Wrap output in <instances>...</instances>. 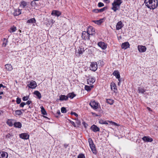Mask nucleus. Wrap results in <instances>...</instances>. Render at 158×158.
<instances>
[{"label": "nucleus", "mask_w": 158, "mask_h": 158, "mask_svg": "<svg viewBox=\"0 0 158 158\" xmlns=\"http://www.w3.org/2000/svg\"><path fill=\"white\" fill-rule=\"evenodd\" d=\"M144 3L145 5L150 9H154L158 6L157 0H145Z\"/></svg>", "instance_id": "f257e3e1"}, {"label": "nucleus", "mask_w": 158, "mask_h": 158, "mask_svg": "<svg viewBox=\"0 0 158 158\" xmlns=\"http://www.w3.org/2000/svg\"><path fill=\"white\" fill-rule=\"evenodd\" d=\"M122 2V0H114V2L112 3V7L111 9L114 12H116V10H119L120 6Z\"/></svg>", "instance_id": "f03ea898"}, {"label": "nucleus", "mask_w": 158, "mask_h": 158, "mask_svg": "<svg viewBox=\"0 0 158 158\" xmlns=\"http://www.w3.org/2000/svg\"><path fill=\"white\" fill-rule=\"evenodd\" d=\"M88 142L89 143L90 148L92 152L94 154H96V148L92 139L91 138H89L88 139Z\"/></svg>", "instance_id": "7ed1b4c3"}, {"label": "nucleus", "mask_w": 158, "mask_h": 158, "mask_svg": "<svg viewBox=\"0 0 158 158\" xmlns=\"http://www.w3.org/2000/svg\"><path fill=\"white\" fill-rule=\"evenodd\" d=\"M85 48L82 46H80L78 50L76 51V55L77 56H81L85 51Z\"/></svg>", "instance_id": "20e7f679"}, {"label": "nucleus", "mask_w": 158, "mask_h": 158, "mask_svg": "<svg viewBox=\"0 0 158 158\" xmlns=\"http://www.w3.org/2000/svg\"><path fill=\"white\" fill-rule=\"evenodd\" d=\"M87 32L89 35H94L95 34V29L92 26H89L87 29Z\"/></svg>", "instance_id": "39448f33"}, {"label": "nucleus", "mask_w": 158, "mask_h": 158, "mask_svg": "<svg viewBox=\"0 0 158 158\" xmlns=\"http://www.w3.org/2000/svg\"><path fill=\"white\" fill-rule=\"evenodd\" d=\"M90 69L94 71H96L98 68V65L97 62H92L90 64V66L89 67Z\"/></svg>", "instance_id": "423d86ee"}, {"label": "nucleus", "mask_w": 158, "mask_h": 158, "mask_svg": "<svg viewBox=\"0 0 158 158\" xmlns=\"http://www.w3.org/2000/svg\"><path fill=\"white\" fill-rule=\"evenodd\" d=\"M89 105L94 109H97L98 108V103L94 101H91L89 103Z\"/></svg>", "instance_id": "0eeeda50"}, {"label": "nucleus", "mask_w": 158, "mask_h": 158, "mask_svg": "<svg viewBox=\"0 0 158 158\" xmlns=\"http://www.w3.org/2000/svg\"><path fill=\"white\" fill-rule=\"evenodd\" d=\"M138 49L139 52H143L146 51V48L145 46L143 45H138Z\"/></svg>", "instance_id": "6e6552de"}, {"label": "nucleus", "mask_w": 158, "mask_h": 158, "mask_svg": "<svg viewBox=\"0 0 158 158\" xmlns=\"http://www.w3.org/2000/svg\"><path fill=\"white\" fill-rule=\"evenodd\" d=\"M29 135L27 133H22L19 135V137L23 139H27L29 138Z\"/></svg>", "instance_id": "1a4fd4ad"}, {"label": "nucleus", "mask_w": 158, "mask_h": 158, "mask_svg": "<svg viewBox=\"0 0 158 158\" xmlns=\"http://www.w3.org/2000/svg\"><path fill=\"white\" fill-rule=\"evenodd\" d=\"M36 82L34 81H31L30 83L27 85V86L30 88L34 89L36 86Z\"/></svg>", "instance_id": "9d476101"}, {"label": "nucleus", "mask_w": 158, "mask_h": 158, "mask_svg": "<svg viewBox=\"0 0 158 158\" xmlns=\"http://www.w3.org/2000/svg\"><path fill=\"white\" fill-rule=\"evenodd\" d=\"M61 13L57 10H53L51 13V15L59 17L61 15Z\"/></svg>", "instance_id": "9b49d317"}, {"label": "nucleus", "mask_w": 158, "mask_h": 158, "mask_svg": "<svg viewBox=\"0 0 158 158\" xmlns=\"http://www.w3.org/2000/svg\"><path fill=\"white\" fill-rule=\"evenodd\" d=\"M81 36L82 38L83 39H89V35L86 31H84L82 33Z\"/></svg>", "instance_id": "f8f14e48"}, {"label": "nucleus", "mask_w": 158, "mask_h": 158, "mask_svg": "<svg viewBox=\"0 0 158 158\" xmlns=\"http://www.w3.org/2000/svg\"><path fill=\"white\" fill-rule=\"evenodd\" d=\"M123 25L122 22L121 21H119L117 23L116 25V29L118 30L123 27Z\"/></svg>", "instance_id": "ddd939ff"}, {"label": "nucleus", "mask_w": 158, "mask_h": 158, "mask_svg": "<svg viewBox=\"0 0 158 158\" xmlns=\"http://www.w3.org/2000/svg\"><path fill=\"white\" fill-rule=\"evenodd\" d=\"M142 140L146 142H152L153 139L149 136H145L142 138Z\"/></svg>", "instance_id": "4468645a"}, {"label": "nucleus", "mask_w": 158, "mask_h": 158, "mask_svg": "<svg viewBox=\"0 0 158 158\" xmlns=\"http://www.w3.org/2000/svg\"><path fill=\"white\" fill-rule=\"evenodd\" d=\"M8 156V153L5 152H0V158H7Z\"/></svg>", "instance_id": "2eb2a0df"}, {"label": "nucleus", "mask_w": 158, "mask_h": 158, "mask_svg": "<svg viewBox=\"0 0 158 158\" xmlns=\"http://www.w3.org/2000/svg\"><path fill=\"white\" fill-rule=\"evenodd\" d=\"M98 46L103 49H105L106 48L107 46L105 44L102 42H100L98 43Z\"/></svg>", "instance_id": "dca6fc26"}, {"label": "nucleus", "mask_w": 158, "mask_h": 158, "mask_svg": "<svg viewBox=\"0 0 158 158\" xmlns=\"http://www.w3.org/2000/svg\"><path fill=\"white\" fill-rule=\"evenodd\" d=\"M95 79L94 78L92 77H89L87 79V82L89 84L91 85L95 82Z\"/></svg>", "instance_id": "f3484780"}, {"label": "nucleus", "mask_w": 158, "mask_h": 158, "mask_svg": "<svg viewBox=\"0 0 158 158\" xmlns=\"http://www.w3.org/2000/svg\"><path fill=\"white\" fill-rule=\"evenodd\" d=\"M91 129L94 132L99 131L100 130L99 128L95 125H93L91 126Z\"/></svg>", "instance_id": "a211bd4d"}, {"label": "nucleus", "mask_w": 158, "mask_h": 158, "mask_svg": "<svg viewBox=\"0 0 158 158\" xmlns=\"http://www.w3.org/2000/svg\"><path fill=\"white\" fill-rule=\"evenodd\" d=\"M130 44L128 42H125L123 43L122 45V48L123 49H126L129 47Z\"/></svg>", "instance_id": "6ab92c4d"}, {"label": "nucleus", "mask_w": 158, "mask_h": 158, "mask_svg": "<svg viewBox=\"0 0 158 158\" xmlns=\"http://www.w3.org/2000/svg\"><path fill=\"white\" fill-rule=\"evenodd\" d=\"M113 75L115 76L116 78L118 79V80L120 81V75L119 72L118 71H115L113 73Z\"/></svg>", "instance_id": "aec40b11"}, {"label": "nucleus", "mask_w": 158, "mask_h": 158, "mask_svg": "<svg viewBox=\"0 0 158 158\" xmlns=\"http://www.w3.org/2000/svg\"><path fill=\"white\" fill-rule=\"evenodd\" d=\"M21 13V10L19 9H15L13 12V15L15 16H17L20 15Z\"/></svg>", "instance_id": "412c9836"}, {"label": "nucleus", "mask_w": 158, "mask_h": 158, "mask_svg": "<svg viewBox=\"0 0 158 158\" xmlns=\"http://www.w3.org/2000/svg\"><path fill=\"white\" fill-rule=\"evenodd\" d=\"M68 98V97L67 95L66 96L64 95H61L60 96V101L67 100Z\"/></svg>", "instance_id": "4be33fe9"}, {"label": "nucleus", "mask_w": 158, "mask_h": 158, "mask_svg": "<svg viewBox=\"0 0 158 158\" xmlns=\"http://www.w3.org/2000/svg\"><path fill=\"white\" fill-rule=\"evenodd\" d=\"M111 89L114 92H115V90H117L116 88V85L114 83L112 82L110 84Z\"/></svg>", "instance_id": "5701e85b"}, {"label": "nucleus", "mask_w": 158, "mask_h": 158, "mask_svg": "<svg viewBox=\"0 0 158 158\" xmlns=\"http://www.w3.org/2000/svg\"><path fill=\"white\" fill-rule=\"evenodd\" d=\"M13 125L15 127L21 128L22 127V124L19 122H15Z\"/></svg>", "instance_id": "b1692460"}, {"label": "nucleus", "mask_w": 158, "mask_h": 158, "mask_svg": "<svg viewBox=\"0 0 158 158\" xmlns=\"http://www.w3.org/2000/svg\"><path fill=\"white\" fill-rule=\"evenodd\" d=\"M103 19H101L99 20H94L93 21L94 22L95 24L98 25H100L103 21Z\"/></svg>", "instance_id": "393cba45"}, {"label": "nucleus", "mask_w": 158, "mask_h": 158, "mask_svg": "<svg viewBox=\"0 0 158 158\" xmlns=\"http://www.w3.org/2000/svg\"><path fill=\"white\" fill-rule=\"evenodd\" d=\"M34 94L39 99H40L41 95L40 93L38 91H35L34 92Z\"/></svg>", "instance_id": "a878e982"}, {"label": "nucleus", "mask_w": 158, "mask_h": 158, "mask_svg": "<svg viewBox=\"0 0 158 158\" xmlns=\"http://www.w3.org/2000/svg\"><path fill=\"white\" fill-rule=\"evenodd\" d=\"M5 66L7 70L10 71L13 69L12 66L10 64H6Z\"/></svg>", "instance_id": "bb28decb"}, {"label": "nucleus", "mask_w": 158, "mask_h": 158, "mask_svg": "<svg viewBox=\"0 0 158 158\" xmlns=\"http://www.w3.org/2000/svg\"><path fill=\"white\" fill-rule=\"evenodd\" d=\"M27 5V3L24 1H22L21 2L20 6L23 8H24Z\"/></svg>", "instance_id": "cd10ccee"}, {"label": "nucleus", "mask_w": 158, "mask_h": 158, "mask_svg": "<svg viewBox=\"0 0 158 158\" xmlns=\"http://www.w3.org/2000/svg\"><path fill=\"white\" fill-rule=\"evenodd\" d=\"M106 9V7H104L102 8H101V9H99V10H98V9L95 10H94V11L95 12H97V13L102 12L104 10H105Z\"/></svg>", "instance_id": "c85d7f7f"}, {"label": "nucleus", "mask_w": 158, "mask_h": 158, "mask_svg": "<svg viewBox=\"0 0 158 158\" xmlns=\"http://www.w3.org/2000/svg\"><path fill=\"white\" fill-rule=\"evenodd\" d=\"M22 114V112L20 110H17L15 111V115L19 116Z\"/></svg>", "instance_id": "c756f323"}, {"label": "nucleus", "mask_w": 158, "mask_h": 158, "mask_svg": "<svg viewBox=\"0 0 158 158\" xmlns=\"http://www.w3.org/2000/svg\"><path fill=\"white\" fill-rule=\"evenodd\" d=\"M67 96L68 98H69L71 99L73 98L74 97L76 96V95L74 93H69L68 94Z\"/></svg>", "instance_id": "7c9ffc66"}, {"label": "nucleus", "mask_w": 158, "mask_h": 158, "mask_svg": "<svg viewBox=\"0 0 158 158\" xmlns=\"http://www.w3.org/2000/svg\"><path fill=\"white\" fill-rule=\"evenodd\" d=\"M36 22V20L35 18H32L27 20V23H34Z\"/></svg>", "instance_id": "2f4dec72"}, {"label": "nucleus", "mask_w": 158, "mask_h": 158, "mask_svg": "<svg viewBox=\"0 0 158 158\" xmlns=\"http://www.w3.org/2000/svg\"><path fill=\"white\" fill-rule=\"evenodd\" d=\"M108 121H105L102 119H101L99 121V123L102 124H108Z\"/></svg>", "instance_id": "473e14b6"}, {"label": "nucleus", "mask_w": 158, "mask_h": 158, "mask_svg": "<svg viewBox=\"0 0 158 158\" xmlns=\"http://www.w3.org/2000/svg\"><path fill=\"white\" fill-rule=\"evenodd\" d=\"M13 120L12 119H8L7 122L6 123L10 127H11L13 125V124L12 122V121Z\"/></svg>", "instance_id": "72a5a7b5"}, {"label": "nucleus", "mask_w": 158, "mask_h": 158, "mask_svg": "<svg viewBox=\"0 0 158 158\" xmlns=\"http://www.w3.org/2000/svg\"><path fill=\"white\" fill-rule=\"evenodd\" d=\"M106 101L107 103L111 105H112L114 102V100L110 99H106Z\"/></svg>", "instance_id": "f704fd0d"}, {"label": "nucleus", "mask_w": 158, "mask_h": 158, "mask_svg": "<svg viewBox=\"0 0 158 158\" xmlns=\"http://www.w3.org/2000/svg\"><path fill=\"white\" fill-rule=\"evenodd\" d=\"M16 30V27L13 26L10 28L9 30V31L10 32H15Z\"/></svg>", "instance_id": "c9c22d12"}, {"label": "nucleus", "mask_w": 158, "mask_h": 158, "mask_svg": "<svg viewBox=\"0 0 158 158\" xmlns=\"http://www.w3.org/2000/svg\"><path fill=\"white\" fill-rule=\"evenodd\" d=\"M41 111L42 114L44 115H47V113L44 108L43 106L42 107H41Z\"/></svg>", "instance_id": "e433bc0d"}, {"label": "nucleus", "mask_w": 158, "mask_h": 158, "mask_svg": "<svg viewBox=\"0 0 158 158\" xmlns=\"http://www.w3.org/2000/svg\"><path fill=\"white\" fill-rule=\"evenodd\" d=\"M7 42V39L6 38H4L3 39V42L2 44V45L4 47H5L6 44Z\"/></svg>", "instance_id": "4c0bfd02"}, {"label": "nucleus", "mask_w": 158, "mask_h": 158, "mask_svg": "<svg viewBox=\"0 0 158 158\" xmlns=\"http://www.w3.org/2000/svg\"><path fill=\"white\" fill-rule=\"evenodd\" d=\"M85 90L87 91H89L91 89V86L87 85L85 86Z\"/></svg>", "instance_id": "58836bf2"}, {"label": "nucleus", "mask_w": 158, "mask_h": 158, "mask_svg": "<svg viewBox=\"0 0 158 158\" xmlns=\"http://www.w3.org/2000/svg\"><path fill=\"white\" fill-rule=\"evenodd\" d=\"M61 112L62 113H65L66 112V110L65 108L64 107H62L61 109Z\"/></svg>", "instance_id": "ea45409f"}, {"label": "nucleus", "mask_w": 158, "mask_h": 158, "mask_svg": "<svg viewBox=\"0 0 158 158\" xmlns=\"http://www.w3.org/2000/svg\"><path fill=\"white\" fill-rule=\"evenodd\" d=\"M78 158H85L84 154H79L77 156Z\"/></svg>", "instance_id": "a19ab883"}, {"label": "nucleus", "mask_w": 158, "mask_h": 158, "mask_svg": "<svg viewBox=\"0 0 158 158\" xmlns=\"http://www.w3.org/2000/svg\"><path fill=\"white\" fill-rule=\"evenodd\" d=\"M16 102L17 104H19L21 102V99L19 98H17L16 99Z\"/></svg>", "instance_id": "79ce46f5"}, {"label": "nucleus", "mask_w": 158, "mask_h": 158, "mask_svg": "<svg viewBox=\"0 0 158 158\" xmlns=\"http://www.w3.org/2000/svg\"><path fill=\"white\" fill-rule=\"evenodd\" d=\"M138 90L139 91V93H143L144 92V90L143 88H139L138 89Z\"/></svg>", "instance_id": "37998d69"}, {"label": "nucleus", "mask_w": 158, "mask_h": 158, "mask_svg": "<svg viewBox=\"0 0 158 158\" xmlns=\"http://www.w3.org/2000/svg\"><path fill=\"white\" fill-rule=\"evenodd\" d=\"M29 97L28 96H24L23 97L22 99L23 101H26L28 99Z\"/></svg>", "instance_id": "c03bdc74"}, {"label": "nucleus", "mask_w": 158, "mask_h": 158, "mask_svg": "<svg viewBox=\"0 0 158 158\" xmlns=\"http://www.w3.org/2000/svg\"><path fill=\"white\" fill-rule=\"evenodd\" d=\"M26 104V103H25L24 102H22L20 104L19 106L20 107H24V105H25Z\"/></svg>", "instance_id": "a18cd8bd"}, {"label": "nucleus", "mask_w": 158, "mask_h": 158, "mask_svg": "<svg viewBox=\"0 0 158 158\" xmlns=\"http://www.w3.org/2000/svg\"><path fill=\"white\" fill-rule=\"evenodd\" d=\"M98 6L99 7H101L104 6V4L103 3L101 2H100L99 3H98Z\"/></svg>", "instance_id": "49530a36"}, {"label": "nucleus", "mask_w": 158, "mask_h": 158, "mask_svg": "<svg viewBox=\"0 0 158 158\" xmlns=\"http://www.w3.org/2000/svg\"><path fill=\"white\" fill-rule=\"evenodd\" d=\"M71 114L72 115H74L76 117L78 116V114L75 112H73V111L71 112Z\"/></svg>", "instance_id": "de8ad7c7"}, {"label": "nucleus", "mask_w": 158, "mask_h": 158, "mask_svg": "<svg viewBox=\"0 0 158 158\" xmlns=\"http://www.w3.org/2000/svg\"><path fill=\"white\" fill-rule=\"evenodd\" d=\"M32 102L31 101H28L26 103V104L27 105H30L31 103Z\"/></svg>", "instance_id": "09e8293b"}, {"label": "nucleus", "mask_w": 158, "mask_h": 158, "mask_svg": "<svg viewBox=\"0 0 158 158\" xmlns=\"http://www.w3.org/2000/svg\"><path fill=\"white\" fill-rule=\"evenodd\" d=\"M70 123L73 126H74V127H76V125L73 121H71Z\"/></svg>", "instance_id": "8fccbe9b"}, {"label": "nucleus", "mask_w": 158, "mask_h": 158, "mask_svg": "<svg viewBox=\"0 0 158 158\" xmlns=\"http://www.w3.org/2000/svg\"><path fill=\"white\" fill-rule=\"evenodd\" d=\"M103 1L106 3H108L110 2V0H103Z\"/></svg>", "instance_id": "3c124183"}, {"label": "nucleus", "mask_w": 158, "mask_h": 158, "mask_svg": "<svg viewBox=\"0 0 158 158\" xmlns=\"http://www.w3.org/2000/svg\"><path fill=\"white\" fill-rule=\"evenodd\" d=\"M10 135V134H8L6 135V137L7 138H9Z\"/></svg>", "instance_id": "603ef678"}, {"label": "nucleus", "mask_w": 158, "mask_h": 158, "mask_svg": "<svg viewBox=\"0 0 158 158\" xmlns=\"http://www.w3.org/2000/svg\"><path fill=\"white\" fill-rule=\"evenodd\" d=\"M64 147L65 148H66L68 146V145L66 144H64Z\"/></svg>", "instance_id": "864d4df0"}, {"label": "nucleus", "mask_w": 158, "mask_h": 158, "mask_svg": "<svg viewBox=\"0 0 158 158\" xmlns=\"http://www.w3.org/2000/svg\"><path fill=\"white\" fill-rule=\"evenodd\" d=\"M2 87L4 88L5 87V86H4L2 84H0V88Z\"/></svg>", "instance_id": "5fc2aeb1"}, {"label": "nucleus", "mask_w": 158, "mask_h": 158, "mask_svg": "<svg viewBox=\"0 0 158 158\" xmlns=\"http://www.w3.org/2000/svg\"><path fill=\"white\" fill-rule=\"evenodd\" d=\"M57 113L58 114H59H59H60V110H58L57 111Z\"/></svg>", "instance_id": "6e6d98bb"}, {"label": "nucleus", "mask_w": 158, "mask_h": 158, "mask_svg": "<svg viewBox=\"0 0 158 158\" xmlns=\"http://www.w3.org/2000/svg\"><path fill=\"white\" fill-rule=\"evenodd\" d=\"M147 109L149 111H152V110H151V109L149 107H147Z\"/></svg>", "instance_id": "4d7b16f0"}, {"label": "nucleus", "mask_w": 158, "mask_h": 158, "mask_svg": "<svg viewBox=\"0 0 158 158\" xmlns=\"http://www.w3.org/2000/svg\"><path fill=\"white\" fill-rule=\"evenodd\" d=\"M77 124H80V123H81L80 122L79 120L77 121Z\"/></svg>", "instance_id": "13d9d810"}, {"label": "nucleus", "mask_w": 158, "mask_h": 158, "mask_svg": "<svg viewBox=\"0 0 158 158\" xmlns=\"http://www.w3.org/2000/svg\"><path fill=\"white\" fill-rule=\"evenodd\" d=\"M119 81V82L118 83V85H120V81Z\"/></svg>", "instance_id": "bf43d9fd"}, {"label": "nucleus", "mask_w": 158, "mask_h": 158, "mask_svg": "<svg viewBox=\"0 0 158 158\" xmlns=\"http://www.w3.org/2000/svg\"><path fill=\"white\" fill-rule=\"evenodd\" d=\"M98 62V63H99V62H100V64H101L102 62V61H101V60H99Z\"/></svg>", "instance_id": "052dcab7"}, {"label": "nucleus", "mask_w": 158, "mask_h": 158, "mask_svg": "<svg viewBox=\"0 0 158 158\" xmlns=\"http://www.w3.org/2000/svg\"><path fill=\"white\" fill-rule=\"evenodd\" d=\"M3 92H0V95L2 94H3Z\"/></svg>", "instance_id": "680f3d73"}, {"label": "nucleus", "mask_w": 158, "mask_h": 158, "mask_svg": "<svg viewBox=\"0 0 158 158\" xmlns=\"http://www.w3.org/2000/svg\"><path fill=\"white\" fill-rule=\"evenodd\" d=\"M2 98V97L1 96H0V99H1Z\"/></svg>", "instance_id": "e2e57ef3"}, {"label": "nucleus", "mask_w": 158, "mask_h": 158, "mask_svg": "<svg viewBox=\"0 0 158 158\" xmlns=\"http://www.w3.org/2000/svg\"><path fill=\"white\" fill-rule=\"evenodd\" d=\"M33 3V2L32 1L31 2V3L32 4V3Z\"/></svg>", "instance_id": "0e129e2a"}, {"label": "nucleus", "mask_w": 158, "mask_h": 158, "mask_svg": "<svg viewBox=\"0 0 158 158\" xmlns=\"http://www.w3.org/2000/svg\"><path fill=\"white\" fill-rule=\"evenodd\" d=\"M44 117L45 118H47V117H45V116H44Z\"/></svg>", "instance_id": "69168bd1"}]
</instances>
